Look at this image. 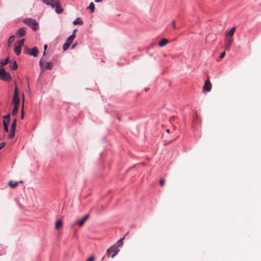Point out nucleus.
<instances>
[{"label": "nucleus", "mask_w": 261, "mask_h": 261, "mask_svg": "<svg viewBox=\"0 0 261 261\" xmlns=\"http://www.w3.org/2000/svg\"><path fill=\"white\" fill-rule=\"evenodd\" d=\"M23 107H24V101L23 100L22 106V108H21V119H23V117L24 116V111H23Z\"/></svg>", "instance_id": "obj_27"}, {"label": "nucleus", "mask_w": 261, "mask_h": 261, "mask_svg": "<svg viewBox=\"0 0 261 261\" xmlns=\"http://www.w3.org/2000/svg\"><path fill=\"white\" fill-rule=\"evenodd\" d=\"M47 48V44H45L44 45V52H43V55L44 56L45 55V51H46V50Z\"/></svg>", "instance_id": "obj_35"}, {"label": "nucleus", "mask_w": 261, "mask_h": 261, "mask_svg": "<svg viewBox=\"0 0 261 261\" xmlns=\"http://www.w3.org/2000/svg\"><path fill=\"white\" fill-rule=\"evenodd\" d=\"M6 145V143L5 142H2L0 143V150L4 148Z\"/></svg>", "instance_id": "obj_32"}, {"label": "nucleus", "mask_w": 261, "mask_h": 261, "mask_svg": "<svg viewBox=\"0 0 261 261\" xmlns=\"http://www.w3.org/2000/svg\"><path fill=\"white\" fill-rule=\"evenodd\" d=\"M20 183H23V181L21 180L19 181Z\"/></svg>", "instance_id": "obj_43"}, {"label": "nucleus", "mask_w": 261, "mask_h": 261, "mask_svg": "<svg viewBox=\"0 0 261 261\" xmlns=\"http://www.w3.org/2000/svg\"><path fill=\"white\" fill-rule=\"evenodd\" d=\"M9 124V122H7L6 120H3V125L4 128L5 132H8V126Z\"/></svg>", "instance_id": "obj_12"}, {"label": "nucleus", "mask_w": 261, "mask_h": 261, "mask_svg": "<svg viewBox=\"0 0 261 261\" xmlns=\"http://www.w3.org/2000/svg\"><path fill=\"white\" fill-rule=\"evenodd\" d=\"M89 215L88 214L84 216L80 221H77L75 224L78 225L79 226H82L85 221L89 218Z\"/></svg>", "instance_id": "obj_9"}, {"label": "nucleus", "mask_w": 261, "mask_h": 261, "mask_svg": "<svg viewBox=\"0 0 261 261\" xmlns=\"http://www.w3.org/2000/svg\"><path fill=\"white\" fill-rule=\"evenodd\" d=\"M123 239H121L117 241V242L116 243V244H115V245H114L113 246H115L117 249L118 247H121L123 244Z\"/></svg>", "instance_id": "obj_13"}, {"label": "nucleus", "mask_w": 261, "mask_h": 261, "mask_svg": "<svg viewBox=\"0 0 261 261\" xmlns=\"http://www.w3.org/2000/svg\"><path fill=\"white\" fill-rule=\"evenodd\" d=\"M76 32H77V29H74V30L73 31L72 33H76Z\"/></svg>", "instance_id": "obj_40"}, {"label": "nucleus", "mask_w": 261, "mask_h": 261, "mask_svg": "<svg viewBox=\"0 0 261 261\" xmlns=\"http://www.w3.org/2000/svg\"><path fill=\"white\" fill-rule=\"evenodd\" d=\"M212 89V84L210 82L209 80H207L204 83V85L203 87V90L206 91V92H210L211 90Z\"/></svg>", "instance_id": "obj_8"}, {"label": "nucleus", "mask_w": 261, "mask_h": 261, "mask_svg": "<svg viewBox=\"0 0 261 261\" xmlns=\"http://www.w3.org/2000/svg\"><path fill=\"white\" fill-rule=\"evenodd\" d=\"M15 129L16 128H11L10 133L8 135V137L10 139H12L14 137L15 135Z\"/></svg>", "instance_id": "obj_15"}, {"label": "nucleus", "mask_w": 261, "mask_h": 261, "mask_svg": "<svg viewBox=\"0 0 261 261\" xmlns=\"http://www.w3.org/2000/svg\"><path fill=\"white\" fill-rule=\"evenodd\" d=\"M10 114L8 113L7 115L3 116L4 120H6L7 122H10Z\"/></svg>", "instance_id": "obj_26"}, {"label": "nucleus", "mask_w": 261, "mask_h": 261, "mask_svg": "<svg viewBox=\"0 0 261 261\" xmlns=\"http://www.w3.org/2000/svg\"><path fill=\"white\" fill-rule=\"evenodd\" d=\"M17 33H25V29L24 28H20L17 31Z\"/></svg>", "instance_id": "obj_28"}, {"label": "nucleus", "mask_w": 261, "mask_h": 261, "mask_svg": "<svg viewBox=\"0 0 261 261\" xmlns=\"http://www.w3.org/2000/svg\"><path fill=\"white\" fill-rule=\"evenodd\" d=\"M9 58H7L5 59L2 60L0 61V67H3L6 65L9 62Z\"/></svg>", "instance_id": "obj_14"}, {"label": "nucleus", "mask_w": 261, "mask_h": 261, "mask_svg": "<svg viewBox=\"0 0 261 261\" xmlns=\"http://www.w3.org/2000/svg\"><path fill=\"white\" fill-rule=\"evenodd\" d=\"M21 47H20L19 46H15V47L14 49V51H15L16 55H17V56L19 55L21 53Z\"/></svg>", "instance_id": "obj_19"}, {"label": "nucleus", "mask_w": 261, "mask_h": 261, "mask_svg": "<svg viewBox=\"0 0 261 261\" xmlns=\"http://www.w3.org/2000/svg\"><path fill=\"white\" fill-rule=\"evenodd\" d=\"M62 225V222L61 220H58L56 222L55 227L56 229H59Z\"/></svg>", "instance_id": "obj_24"}, {"label": "nucleus", "mask_w": 261, "mask_h": 261, "mask_svg": "<svg viewBox=\"0 0 261 261\" xmlns=\"http://www.w3.org/2000/svg\"><path fill=\"white\" fill-rule=\"evenodd\" d=\"M119 252V250L117 249L115 246H112L107 251V255L108 257L114 258Z\"/></svg>", "instance_id": "obj_3"}, {"label": "nucleus", "mask_w": 261, "mask_h": 261, "mask_svg": "<svg viewBox=\"0 0 261 261\" xmlns=\"http://www.w3.org/2000/svg\"><path fill=\"white\" fill-rule=\"evenodd\" d=\"M24 39L19 40L17 42L16 46H19V47H21L24 44Z\"/></svg>", "instance_id": "obj_20"}, {"label": "nucleus", "mask_w": 261, "mask_h": 261, "mask_svg": "<svg viewBox=\"0 0 261 261\" xmlns=\"http://www.w3.org/2000/svg\"><path fill=\"white\" fill-rule=\"evenodd\" d=\"M23 22L31 28L33 31H36L39 28V25L37 21L33 18H25Z\"/></svg>", "instance_id": "obj_2"}, {"label": "nucleus", "mask_w": 261, "mask_h": 261, "mask_svg": "<svg viewBox=\"0 0 261 261\" xmlns=\"http://www.w3.org/2000/svg\"><path fill=\"white\" fill-rule=\"evenodd\" d=\"M233 34H226L225 37V49H228L232 42V35Z\"/></svg>", "instance_id": "obj_5"}, {"label": "nucleus", "mask_w": 261, "mask_h": 261, "mask_svg": "<svg viewBox=\"0 0 261 261\" xmlns=\"http://www.w3.org/2000/svg\"><path fill=\"white\" fill-rule=\"evenodd\" d=\"M41 1L43 4L54 8L57 14H61L63 12V9L61 6L59 0H41Z\"/></svg>", "instance_id": "obj_1"}, {"label": "nucleus", "mask_w": 261, "mask_h": 261, "mask_svg": "<svg viewBox=\"0 0 261 261\" xmlns=\"http://www.w3.org/2000/svg\"><path fill=\"white\" fill-rule=\"evenodd\" d=\"M76 44H77L76 43H74V44H73V45H72V46H71V48H72V49L74 48V47H75V46L76 45Z\"/></svg>", "instance_id": "obj_38"}, {"label": "nucleus", "mask_w": 261, "mask_h": 261, "mask_svg": "<svg viewBox=\"0 0 261 261\" xmlns=\"http://www.w3.org/2000/svg\"><path fill=\"white\" fill-rule=\"evenodd\" d=\"M225 55V51H223V53H222L220 54V56H219V58H220V59H223V58L224 57Z\"/></svg>", "instance_id": "obj_31"}, {"label": "nucleus", "mask_w": 261, "mask_h": 261, "mask_svg": "<svg viewBox=\"0 0 261 261\" xmlns=\"http://www.w3.org/2000/svg\"><path fill=\"white\" fill-rule=\"evenodd\" d=\"M95 257L93 256H91L89 258H88L86 261H94Z\"/></svg>", "instance_id": "obj_30"}, {"label": "nucleus", "mask_w": 261, "mask_h": 261, "mask_svg": "<svg viewBox=\"0 0 261 261\" xmlns=\"http://www.w3.org/2000/svg\"><path fill=\"white\" fill-rule=\"evenodd\" d=\"M16 123H17V119L16 118H15L13 120V122L11 124V128H16Z\"/></svg>", "instance_id": "obj_25"}, {"label": "nucleus", "mask_w": 261, "mask_h": 261, "mask_svg": "<svg viewBox=\"0 0 261 261\" xmlns=\"http://www.w3.org/2000/svg\"><path fill=\"white\" fill-rule=\"evenodd\" d=\"M168 40L166 38L162 39L159 43V45L160 47H163L166 45L168 43Z\"/></svg>", "instance_id": "obj_11"}, {"label": "nucleus", "mask_w": 261, "mask_h": 261, "mask_svg": "<svg viewBox=\"0 0 261 261\" xmlns=\"http://www.w3.org/2000/svg\"><path fill=\"white\" fill-rule=\"evenodd\" d=\"M15 39V36L14 35H12L9 38L8 41V45L10 46L11 44V43L14 41Z\"/></svg>", "instance_id": "obj_22"}, {"label": "nucleus", "mask_w": 261, "mask_h": 261, "mask_svg": "<svg viewBox=\"0 0 261 261\" xmlns=\"http://www.w3.org/2000/svg\"><path fill=\"white\" fill-rule=\"evenodd\" d=\"M20 99L18 97V91L17 87L14 89V95L12 99V103L15 106H19Z\"/></svg>", "instance_id": "obj_7"}, {"label": "nucleus", "mask_w": 261, "mask_h": 261, "mask_svg": "<svg viewBox=\"0 0 261 261\" xmlns=\"http://www.w3.org/2000/svg\"><path fill=\"white\" fill-rule=\"evenodd\" d=\"M41 62H42V60L41 59V60H40V65H41Z\"/></svg>", "instance_id": "obj_42"}, {"label": "nucleus", "mask_w": 261, "mask_h": 261, "mask_svg": "<svg viewBox=\"0 0 261 261\" xmlns=\"http://www.w3.org/2000/svg\"><path fill=\"white\" fill-rule=\"evenodd\" d=\"M166 132L167 133H169V132H170V130H169V129H167L166 130Z\"/></svg>", "instance_id": "obj_41"}, {"label": "nucleus", "mask_w": 261, "mask_h": 261, "mask_svg": "<svg viewBox=\"0 0 261 261\" xmlns=\"http://www.w3.org/2000/svg\"><path fill=\"white\" fill-rule=\"evenodd\" d=\"M172 27L175 29L176 30V27L175 25V21H172Z\"/></svg>", "instance_id": "obj_34"}, {"label": "nucleus", "mask_w": 261, "mask_h": 261, "mask_svg": "<svg viewBox=\"0 0 261 261\" xmlns=\"http://www.w3.org/2000/svg\"><path fill=\"white\" fill-rule=\"evenodd\" d=\"M10 67L12 70H15L17 68V65L16 61L11 62L10 63Z\"/></svg>", "instance_id": "obj_16"}, {"label": "nucleus", "mask_w": 261, "mask_h": 261, "mask_svg": "<svg viewBox=\"0 0 261 261\" xmlns=\"http://www.w3.org/2000/svg\"><path fill=\"white\" fill-rule=\"evenodd\" d=\"M18 108H19V106L14 105L12 112V114L13 115H15L17 114V113L18 112Z\"/></svg>", "instance_id": "obj_21"}, {"label": "nucleus", "mask_w": 261, "mask_h": 261, "mask_svg": "<svg viewBox=\"0 0 261 261\" xmlns=\"http://www.w3.org/2000/svg\"><path fill=\"white\" fill-rule=\"evenodd\" d=\"M18 182L17 181L13 182V181H10L8 182L9 186L12 188L16 187L18 186Z\"/></svg>", "instance_id": "obj_17"}, {"label": "nucleus", "mask_w": 261, "mask_h": 261, "mask_svg": "<svg viewBox=\"0 0 261 261\" xmlns=\"http://www.w3.org/2000/svg\"><path fill=\"white\" fill-rule=\"evenodd\" d=\"M165 183V180L164 179H161L160 181V185L161 186H163L164 185Z\"/></svg>", "instance_id": "obj_33"}, {"label": "nucleus", "mask_w": 261, "mask_h": 261, "mask_svg": "<svg viewBox=\"0 0 261 261\" xmlns=\"http://www.w3.org/2000/svg\"><path fill=\"white\" fill-rule=\"evenodd\" d=\"M88 8L90 10V11L91 13H93L94 11V9H95V6H94V4H93V3L91 2L89 7H88Z\"/></svg>", "instance_id": "obj_23"}, {"label": "nucleus", "mask_w": 261, "mask_h": 261, "mask_svg": "<svg viewBox=\"0 0 261 261\" xmlns=\"http://www.w3.org/2000/svg\"><path fill=\"white\" fill-rule=\"evenodd\" d=\"M104 258H105V257H103L102 258V260H104Z\"/></svg>", "instance_id": "obj_44"}, {"label": "nucleus", "mask_w": 261, "mask_h": 261, "mask_svg": "<svg viewBox=\"0 0 261 261\" xmlns=\"http://www.w3.org/2000/svg\"><path fill=\"white\" fill-rule=\"evenodd\" d=\"M39 50L36 47H34L31 50L30 55L37 57L38 55Z\"/></svg>", "instance_id": "obj_10"}, {"label": "nucleus", "mask_w": 261, "mask_h": 261, "mask_svg": "<svg viewBox=\"0 0 261 261\" xmlns=\"http://www.w3.org/2000/svg\"><path fill=\"white\" fill-rule=\"evenodd\" d=\"M0 79L6 81H10L11 80L10 73L6 72L3 68H0Z\"/></svg>", "instance_id": "obj_4"}, {"label": "nucleus", "mask_w": 261, "mask_h": 261, "mask_svg": "<svg viewBox=\"0 0 261 261\" xmlns=\"http://www.w3.org/2000/svg\"><path fill=\"white\" fill-rule=\"evenodd\" d=\"M101 1H102V0H95V2L96 3H99V2H101Z\"/></svg>", "instance_id": "obj_39"}, {"label": "nucleus", "mask_w": 261, "mask_h": 261, "mask_svg": "<svg viewBox=\"0 0 261 261\" xmlns=\"http://www.w3.org/2000/svg\"><path fill=\"white\" fill-rule=\"evenodd\" d=\"M52 67V65L50 62H47L46 65L45 66V68L46 69H51Z\"/></svg>", "instance_id": "obj_29"}, {"label": "nucleus", "mask_w": 261, "mask_h": 261, "mask_svg": "<svg viewBox=\"0 0 261 261\" xmlns=\"http://www.w3.org/2000/svg\"><path fill=\"white\" fill-rule=\"evenodd\" d=\"M75 37V34H72L66 40V42L64 44L63 49L64 50H66L70 46V45L72 42L73 40Z\"/></svg>", "instance_id": "obj_6"}, {"label": "nucleus", "mask_w": 261, "mask_h": 261, "mask_svg": "<svg viewBox=\"0 0 261 261\" xmlns=\"http://www.w3.org/2000/svg\"><path fill=\"white\" fill-rule=\"evenodd\" d=\"M24 35H25V34H18V36H17V37L18 38H21V37L24 36Z\"/></svg>", "instance_id": "obj_37"}, {"label": "nucleus", "mask_w": 261, "mask_h": 261, "mask_svg": "<svg viewBox=\"0 0 261 261\" xmlns=\"http://www.w3.org/2000/svg\"><path fill=\"white\" fill-rule=\"evenodd\" d=\"M73 24H82L83 23V21L81 18H77L73 22Z\"/></svg>", "instance_id": "obj_18"}, {"label": "nucleus", "mask_w": 261, "mask_h": 261, "mask_svg": "<svg viewBox=\"0 0 261 261\" xmlns=\"http://www.w3.org/2000/svg\"><path fill=\"white\" fill-rule=\"evenodd\" d=\"M235 31V28L234 27H232V28H231V29L229 30V32L228 33H234Z\"/></svg>", "instance_id": "obj_36"}]
</instances>
